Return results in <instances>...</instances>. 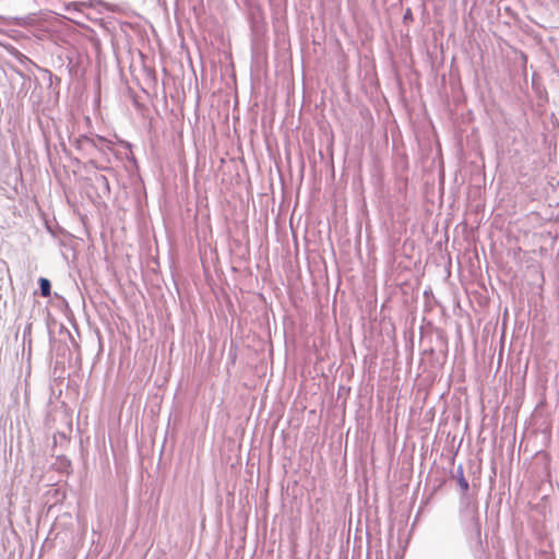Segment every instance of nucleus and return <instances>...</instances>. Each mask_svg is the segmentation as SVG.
Returning a JSON list of instances; mask_svg holds the SVG:
<instances>
[{"instance_id": "obj_1", "label": "nucleus", "mask_w": 559, "mask_h": 559, "mask_svg": "<svg viewBox=\"0 0 559 559\" xmlns=\"http://www.w3.org/2000/svg\"><path fill=\"white\" fill-rule=\"evenodd\" d=\"M466 512L468 513L471 518V524L472 528L475 530L477 533L480 531V522H479V514H478V508L476 504H471L466 508Z\"/></svg>"}, {"instance_id": "obj_2", "label": "nucleus", "mask_w": 559, "mask_h": 559, "mask_svg": "<svg viewBox=\"0 0 559 559\" xmlns=\"http://www.w3.org/2000/svg\"><path fill=\"white\" fill-rule=\"evenodd\" d=\"M39 286H40L41 295L44 297H49L50 296V289H51L50 282L47 278L41 277V278H39Z\"/></svg>"}, {"instance_id": "obj_3", "label": "nucleus", "mask_w": 559, "mask_h": 559, "mask_svg": "<svg viewBox=\"0 0 559 559\" xmlns=\"http://www.w3.org/2000/svg\"><path fill=\"white\" fill-rule=\"evenodd\" d=\"M459 485L461 487V489L463 491H467L468 490V481L465 479V477L463 476V474L461 475V477L459 478Z\"/></svg>"}]
</instances>
